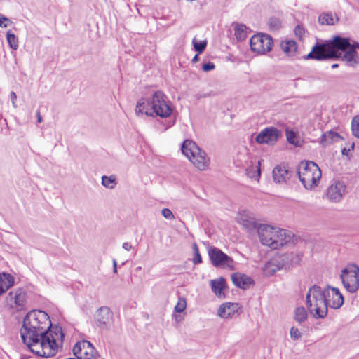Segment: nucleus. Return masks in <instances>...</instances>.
<instances>
[{"label": "nucleus", "mask_w": 359, "mask_h": 359, "mask_svg": "<svg viewBox=\"0 0 359 359\" xmlns=\"http://www.w3.org/2000/svg\"><path fill=\"white\" fill-rule=\"evenodd\" d=\"M351 129L353 134L359 138V116H355L351 121Z\"/></svg>", "instance_id": "nucleus-37"}, {"label": "nucleus", "mask_w": 359, "mask_h": 359, "mask_svg": "<svg viewBox=\"0 0 359 359\" xmlns=\"http://www.w3.org/2000/svg\"><path fill=\"white\" fill-rule=\"evenodd\" d=\"M36 114H37V122H39V123L42 122L43 119H42L41 116L40 115V112L38 111Z\"/></svg>", "instance_id": "nucleus-49"}, {"label": "nucleus", "mask_w": 359, "mask_h": 359, "mask_svg": "<svg viewBox=\"0 0 359 359\" xmlns=\"http://www.w3.org/2000/svg\"><path fill=\"white\" fill-rule=\"evenodd\" d=\"M231 280L236 287L243 290H247L250 285L255 284V281L251 277L238 272L231 275Z\"/></svg>", "instance_id": "nucleus-19"}, {"label": "nucleus", "mask_w": 359, "mask_h": 359, "mask_svg": "<svg viewBox=\"0 0 359 359\" xmlns=\"http://www.w3.org/2000/svg\"><path fill=\"white\" fill-rule=\"evenodd\" d=\"M6 39L9 46L13 50H17L18 48V39L16 36L11 32L8 31L6 32Z\"/></svg>", "instance_id": "nucleus-31"}, {"label": "nucleus", "mask_w": 359, "mask_h": 359, "mask_svg": "<svg viewBox=\"0 0 359 359\" xmlns=\"http://www.w3.org/2000/svg\"><path fill=\"white\" fill-rule=\"evenodd\" d=\"M10 97H11L13 104L15 106V101L17 98L15 93L13 91L11 92Z\"/></svg>", "instance_id": "nucleus-46"}, {"label": "nucleus", "mask_w": 359, "mask_h": 359, "mask_svg": "<svg viewBox=\"0 0 359 359\" xmlns=\"http://www.w3.org/2000/svg\"><path fill=\"white\" fill-rule=\"evenodd\" d=\"M187 306L186 299L183 297H180L178 299V302L175 306V311L176 313H182L183 312Z\"/></svg>", "instance_id": "nucleus-38"}, {"label": "nucleus", "mask_w": 359, "mask_h": 359, "mask_svg": "<svg viewBox=\"0 0 359 359\" xmlns=\"http://www.w3.org/2000/svg\"><path fill=\"white\" fill-rule=\"evenodd\" d=\"M1 280L0 285L3 286L4 291L6 292L14 284V278L12 275L7 273H0Z\"/></svg>", "instance_id": "nucleus-29"}, {"label": "nucleus", "mask_w": 359, "mask_h": 359, "mask_svg": "<svg viewBox=\"0 0 359 359\" xmlns=\"http://www.w3.org/2000/svg\"><path fill=\"white\" fill-rule=\"evenodd\" d=\"M176 320H180L179 318H177V316H176Z\"/></svg>", "instance_id": "nucleus-54"}, {"label": "nucleus", "mask_w": 359, "mask_h": 359, "mask_svg": "<svg viewBox=\"0 0 359 359\" xmlns=\"http://www.w3.org/2000/svg\"><path fill=\"white\" fill-rule=\"evenodd\" d=\"M305 33L304 27L302 25H297L294 28V34L295 35L302 39L304 34Z\"/></svg>", "instance_id": "nucleus-40"}, {"label": "nucleus", "mask_w": 359, "mask_h": 359, "mask_svg": "<svg viewBox=\"0 0 359 359\" xmlns=\"http://www.w3.org/2000/svg\"><path fill=\"white\" fill-rule=\"evenodd\" d=\"M212 290L218 297H224V290L226 286V279L223 277L210 281Z\"/></svg>", "instance_id": "nucleus-22"}, {"label": "nucleus", "mask_w": 359, "mask_h": 359, "mask_svg": "<svg viewBox=\"0 0 359 359\" xmlns=\"http://www.w3.org/2000/svg\"><path fill=\"white\" fill-rule=\"evenodd\" d=\"M273 44L272 37L266 34H257L250 40V48L253 52L264 54L272 49Z\"/></svg>", "instance_id": "nucleus-10"}, {"label": "nucleus", "mask_w": 359, "mask_h": 359, "mask_svg": "<svg viewBox=\"0 0 359 359\" xmlns=\"http://www.w3.org/2000/svg\"><path fill=\"white\" fill-rule=\"evenodd\" d=\"M161 215L168 219H172L175 218V216L172 211L168 208H163L161 210Z\"/></svg>", "instance_id": "nucleus-41"}, {"label": "nucleus", "mask_w": 359, "mask_h": 359, "mask_svg": "<svg viewBox=\"0 0 359 359\" xmlns=\"http://www.w3.org/2000/svg\"><path fill=\"white\" fill-rule=\"evenodd\" d=\"M338 67H339V64H337V63H334V64L332 65V66H331V67L332 69L337 68Z\"/></svg>", "instance_id": "nucleus-53"}, {"label": "nucleus", "mask_w": 359, "mask_h": 359, "mask_svg": "<svg viewBox=\"0 0 359 359\" xmlns=\"http://www.w3.org/2000/svg\"><path fill=\"white\" fill-rule=\"evenodd\" d=\"M271 31H277L281 27V21L276 17L270 18L268 22Z\"/></svg>", "instance_id": "nucleus-33"}, {"label": "nucleus", "mask_w": 359, "mask_h": 359, "mask_svg": "<svg viewBox=\"0 0 359 359\" xmlns=\"http://www.w3.org/2000/svg\"><path fill=\"white\" fill-rule=\"evenodd\" d=\"M113 272L114 273H117V262L115 259H113Z\"/></svg>", "instance_id": "nucleus-47"}, {"label": "nucleus", "mask_w": 359, "mask_h": 359, "mask_svg": "<svg viewBox=\"0 0 359 359\" xmlns=\"http://www.w3.org/2000/svg\"><path fill=\"white\" fill-rule=\"evenodd\" d=\"M297 175L306 189H312L318 184L322 172L318 165L311 161H302L297 166Z\"/></svg>", "instance_id": "nucleus-7"}, {"label": "nucleus", "mask_w": 359, "mask_h": 359, "mask_svg": "<svg viewBox=\"0 0 359 359\" xmlns=\"http://www.w3.org/2000/svg\"><path fill=\"white\" fill-rule=\"evenodd\" d=\"M175 124V121L172 122V123H169L168 124V126H166L165 129H168V128L171 127L172 126H173Z\"/></svg>", "instance_id": "nucleus-52"}, {"label": "nucleus", "mask_w": 359, "mask_h": 359, "mask_svg": "<svg viewBox=\"0 0 359 359\" xmlns=\"http://www.w3.org/2000/svg\"><path fill=\"white\" fill-rule=\"evenodd\" d=\"M338 20L337 16L331 12L323 13L318 17V22L322 25H334Z\"/></svg>", "instance_id": "nucleus-24"}, {"label": "nucleus", "mask_w": 359, "mask_h": 359, "mask_svg": "<svg viewBox=\"0 0 359 359\" xmlns=\"http://www.w3.org/2000/svg\"><path fill=\"white\" fill-rule=\"evenodd\" d=\"M287 140L290 144L298 146V141L297 140V133L293 130H286Z\"/></svg>", "instance_id": "nucleus-36"}, {"label": "nucleus", "mask_w": 359, "mask_h": 359, "mask_svg": "<svg viewBox=\"0 0 359 359\" xmlns=\"http://www.w3.org/2000/svg\"><path fill=\"white\" fill-rule=\"evenodd\" d=\"M116 184V182L115 176H114V175H111V176L103 175L102 177V186H104L107 188L113 189L115 187Z\"/></svg>", "instance_id": "nucleus-32"}, {"label": "nucleus", "mask_w": 359, "mask_h": 359, "mask_svg": "<svg viewBox=\"0 0 359 359\" xmlns=\"http://www.w3.org/2000/svg\"><path fill=\"white\" fill-rule=\"evenodd\" d=\"M122 247L127 251L130 250L133 248L132 245L128 242L123 243Z\"/></svg>", "instance_id": "nucleus-45"}, {"label": "nucleus", "mask_w": 359, "mask_h": 359, "mask_svg": "<svg viewBox=\"0 0 359 359\" xmlns=\"http://www.w3.org/2000/svg\"><path fill=\"white\" fill-rule=\"evenodd\" d=\"M172 112V109L167 96L161 91H156L151 99L142 97L136 104L135 113L139 115L146 114L148 116H156L161 118L169 117Z\"/></svg>", "instance_id": "nucleus-3"}, {"label": "nucleus", "mask_w": 359, "mask_h": 359, "mask_svg": "<svg viewBox=\"0 0 359 359\" xmlns=\"http://www.w3.org/2000/svg\"><path fill=\"white\" fill-rule=\"evenodd\" d=\"M241 306L238 303L225 302L218 309V316L223 318H232L238 313Z\"/></svg>", "instance_id": "nucleus-20"}, {"label": "nucleus", "mask_w": 359, "mask_h": 359, "mask_svg": "<svg viewBox=\"0 0 359 359\" xmlns=\"http://www.w3.org/2000/svg\"><path fill=\"white\" fill-rule=\"evenodd\" d=\"M301 257L299 254L287 252L277 254L273 258L278 262V266L281 269L287 270L290 267L298 265L301 261Z\"/></svg>", "instance_id": "nucleus-15"}, {"label": "nucleus", "mask_w": 359, "mask_h": 359, "mask_svg": "<svg viewBox=\"0 0 359 359\" xmlns=\"http://www.w3.org/2000/svg\"><path fill=\"white\" fill-rule=\"evenodd\" d=\"M94 320L100 329L109 330L114 323V313L109 307L101 306L96 310Z\"/></svg>", "instance_id": "nucleus-12"}, {"label": "nucleus", "mask_w": 359, "mask_h": 359, "mask_svg": "<svg viewBox=\"0 0 359 359\" xmlns=\"http://www.w3.org/2000/svg\"><path fill=\"white\" fill-rule=\"evenodd\" d=\"M49 320V316L41 310H32L24 317L20 336L23 344L31 352L35 350L39 341L47 333Z\"/></svg>", "instance_id": "nucleus-2"}, {"label": "nucleus", "mask_w": 359, "mask_h": 359, "mask_svg": "<svg viewBox=\"0 0 359 359\" xmlns=\"http://www.w3.org/2000/svg\"><path fill=\"white\" fill-rule=\"evenodd\" d=\"M257 177H259L261 175V170L259 168H257Z\"/></svg>", "instance_id": "nucleus-51"}, {"label": "nucleus", "mask_w": 359, "mask_h": 359, "mask_svg": "<svg viewBox=\"0 0 359 359\" xmlns=\"http://www.w3.org/2000/svg\"><path fill=\"white\" fill-rule=\"evenodd\" d=\"M48 331L44 337L39 341L35 350L32 353L37 356L50 358L56 355L58 350L57 340L63 341L65 334L62 327L57 325H53L50 320L47 327Z\"/></svg>", "instance_id": "nucleus-4"}, {"label": "nucleus", "mask_w": 359, "mask_h": 359, "mask_svg": "<svg viewBox=\"0 0 359 359\" xmlns=\"http://www.w3.org/2000/svg\"><path fill=\"white\" fill-rule=\"evenodd\" d=\"M215 68V65L212 62H208L203 65L202 69L204 72H209L213 70Z\"/></svg>", "instance_id": "nucleus-42"}, {"label": "nucleus", "mask_w": 359, "mask_h": 359, "mask_svg": "<svg viewBox=\"0 0 359 359\" xmlns=\"http://www.w3.org/2000/svg\"><path fill=\"white\" fill-rule=\"evenodd\" d=\"M280 131L275 127H269L262 130L256 137L255 140L259 144H273L280 137Z\"/></svg>", "instance_id": "nucleus-16"}, {"label": "nucleus", "mask_w": 359, "mask_h": 359, "mask_svg": "<svg viewBox=\"0 0 359 359\" xmlns=\"http://www.w3.org/2000/svg\"><path fill=\"white\" fill-rule=\"evenodd\" d=\"M241 224L248 231H251L256 230L257 233L258 232V227L261 224L257 223L256 222L255 219L252 218V217L241 218Z\"/></svg>", "instance_id": "nucleus-28"}, {"label": "nucleus", "mask_w": 359, "mask_h": 359, "mask_svg": "<svg viewBox=\"0 0 359 359\" xmlns=\"http://www.w3.org/2000/svg\"><path fill=\"white\" fill-rule=\"evenodd\" d=\"M234 25V35L238 41L245 40L247 37V27L245 25L235 22Z\"/></svg>", "instance_id": "nucleus-27"}, {"label": "nucleus", "mask_w": 359, "mask_h": 359, "mask_svg": "<svg viewBox=\"0 0 359 359\" xmlns=\"http://www.w3.org/2000/svg\"><path fill=\"white\" fill-rule=\"evenodd\" d=\"M308 313L303 306L297 307L294 311V320L302 324L307 320Z\"/></svg>", "instance_id": "nucleus-30"}, {"label": "nucleus", "mask_w": 359, "mask_h": 359, "mask_svg": "<svg viewBox=\"0 0 359 359\" xmlns=\"http://www.w3.org/2000/svg\"><path fill=\"white\" fill-rule=\"evenodd\" d=\"M198 60H199L198 55V54H196V55H194V57H193V59H192V62H196L197 61H198Z\"/></svg>", "instance_id": "nucleus-50"}, {"label": "nucleus", "mask_w": 359, "mask_h": 359, "mask_svg": "<svg viewBox=\"0 0 359 359\" xmlns=\"http://www.w3.org/2000/svg\"><path fill=\"white\" fill-rule=\"evenodd\" d=\"M257 234L262 245L274 250L289 243L294 236L287 230L263 224L258 227Z\"/></svg>", "instance_id": "nucleus-5"}, {"label": "nucleus", "mask_w": 359, "mask_h": 359, "mask_svg": "<svg viewBox=\"0 0 359 359\" xmlns=\"http://www.w3.org/2000/svg\"><path fill=\"white\" fill-rule=\"evenodd\" d=\"M182 154L200 170H204L208 165L209 159L206 153L194 141L186 140L182 143Z\"/></svg>", "instance_id": "nucleus-8"}, {"label": "nucleus", "mask_w": 359, "mask_h": 359, "mask_svg": "<svg viewBox=\"0 0 359 359\" xmlns=\"http://www.w3.org/2000/svg\"><path fill=\"white\" fill-rule=\"evenodd\" d=\"M356 50H359L358 42H351L348 37L337 35L329 40L317 39L311 50L304 56V59L323 61L341 58L348 66L355 67L359 64V55Z\"/></svg>", "instance_id": "nucleus-1"}, {"label": "nucleus", "mask_w": 359, "mask_h": 359, "mask_svg": "<svg viewBox=\"0 0 359 359\" xmlns=\"http://www.w3.org/2000/svg\"><path fill=\"white\" fill-rule=\"evenodd\" d=\"M273 179L276 183L286 182L292 177V172L285 165H277L273 170Z\"/></svg>", "instance_id": "nucleus-18"}, {"label": "nucleus", "mask_w": 359, "mask_h": 359, "mask_svg": "<svg viewBox=\"0 0 359 359\" xmlns=\"http://www.w3.org/2000/svg\"><path fill=\"white\" fill-rule=\"evenodd\" d=\"M5 22H10L9 19L4 15L0 14V27H6L8 25Z\"/></svg>", "instance_id": "nucleus-43"}, {"label": "nucleus", "mask_w": 359, "mask_h": 359, "mask_svg": "<svg viewBox=\"0 0 359 359\" xmlns=\"http://www.w3.org/2000/svg\"><path fill=\"white\" fill-rule=\"evenodd\" d=\"M208 255L212 264L215 267H224L226 266L229 269L233 270L234 269V261L228 255L224 253L222 250L211 246L209 247Z\"/></svg>", "instance_id": "nucleus-11"}, {"label": "nucleus", "mask_w": 359, "mask_h": 359, "mask_svg": "<svg viewBox=\"0 0 359 359\" xmlns=\"http://www.w3.org/2000/svg\"><path fill=\"white\" fill-rule=\"evenodd\" d=\"M192 43L195 51H196L198 54L202 53L207 46L206 41H201L198 42L196 40L195 38L193 39Z\"/></svg>", "instance_id": "nucleus-34"}, {"label": "nucleus", "mask_w": 359, "mask_h": 359, "mask_svg": "<svg viewBox=\"0 0 359 359\" xmlns=\"http://www.w3.org/2000/svg\"><path fill=\"white\" fill-rule=\"evenodd\" d=\"M304 80V79L302 78H297L296 79H294V86L295 88H297L298 86V81H303Z\"/></svg>", "instance_id": "nucleus-48"}, {"label": "nucleus", "mask_w": 359, "mask_h": 359, "mask_svg": "<svg viewBox=\"0 0 359 359\" xmlns=\"http://www.w3.org/2000/svg\"><path fill=\"white\" fill-rule=\"evenodd\" d=\"M306 306L310 313L316 318H324L327 314L325 288H322L313 285L309 289L306 294Z\"/></svg>", "instance_id": "nucleus-6"}, {"label": "nucleus", "mask_w": 359, "mask_h": 359, "mask_svg": "<svg viewBox=\"0 0 359 359\" xmlns=\"http://www.w3.org/2000/svg\"><path fill=\"white\" fill-rule=\"evenodd\" d=\"M341 138V137L338 133L330 130L322 135L320 142L324 147H325L334 142H337Z\"/></svg>", "instance_id": "nucleus-26"}, {"label": "nucleus", "mask_w": 359, "mask_h": 359, "mask_svg": "<svg viewBox=\"0 0 359 359\" xmlns=\"http://www.w3.org/2000/svg\"><path fill=\"white\" fill-rule=\"evenodd\" d=\"M290 335L292 340H298L302 337V334L296 327H292L290 330Z\"/></svg>", "instance_id": "nucleus-39"}, {"label": "nucleus", "mask_w": 359, "mask_h": 359, "mask_svg": "<svg viewBox=\"0 0 359 359\" xmlns=\"http://www.w3.org/2000/svg\"><path fill=\"white\" fill-rule=\"evenodd\" d=\"M325 299L327 308L337 309L341 307L344 303V297L337 287L329 285L325 288Z\"/></svg>", "instance_id": "nucleus-14"}, {"label": "nucleus", "mask_w": 359, "mask_h": 359, "mask_svg": "<svg viewBox=\"0 0 359 359\" xmlns=\"http://www.w3.org/2000/svg\"><path fill=\"white\" fill-rule=\"evenodd\" d=\"M340 278L344 287L350 293H355L359 290V266L351 264L341 270Z\"/></svg>", "instance_id": "nucleus-9"}, {"label": "nucleus", "mask_w": 359, "mask_h": 359, "mask_svg": "<svg viewBox=\"0 0 359 359\" xmlns=\"http://www.w3.org/2000/svg\"><path fill=\"white\" fill-rule=\"evenodd\" d=\"M281 270L278 266V262L276 259L272 257L270 260L266 262L263 267V273L266 276H273L276 271Z\"/></svg>", "instance_id": "nucleus-23"}, {"label": "nucleus", "mask_w": 359, "mask_h": 359, "mask_svg": "<svg viewBox=\"0 0 359 359\" xmlns=\"http://www.w3.org/2000/svg\"><path fill=\"white\" fill-rule=\"evenodd\" d=\"M25 292L22 288H18L15 291H11L6 297V302L8 304L13 307V304L16 308H21L25 305Z\"/></svg>", "instance_id": "nucleus-17"}, {"label": "nucleus", "mask_w": 359, "mask_h": 359, "mask_svg": "<svg viewBox=\"0 0 359 359\" xmlns=\"http://www.w3.org/2000/svg\"><path fill=\"white\" fill-rule=\"evenodd\" d=\"M280 48L288 56H293L297 51V45L294 40H286L280 43Z\"/></svg>", "instance_id": "nucleus-25"}, {"label": "nucleus", "mask_w": 359, "mask_h": 359, "mask_svg": "<svg viewBox=\"0 0 359 359\" xmlns=\"http://www.w3.org/2000/svg\"><path fill=\"white\" fill-rule=\"evenodd\" d=\"M193 252H194V258L193 262L194 264H201L202 261V257L199 252V250L198 245L196 243L193 244Z\"/></svg>", "instance_id": "nucleus-35"}, {"label": "nucleus", "mask_w": 359, "mask_h": 359, "mask_svg": "<svg viewBox=\"0 0 359 359\" xmlns=\"http://www.w3.org/2000/svg\"><path fill=\"white\" fill-rule=\"evenodd\" d=\"M345 187L341 182H337L335 185L329 187L327 191V198L334 202H338L342 198L344 194Z\"/></svg>", "instance_id": "nucleus-21"}, {"label": "nucleus", "mask_w": 359, "mask_h": 359, "mask_svg": "<svg viewBox=\"0 0 359 359\" xmlns=\"http://www.w3.org/2000/svg\"><path fill=\"white\" fill-rule=\"evenodd\" d=\"M72 351L76 359H96L98 355L93 344L86 340L76 342Z\"/></svg>", "instance_id": "nucleus-13"}, {"label": "nucleus", "mask_w": 359, "mask_h": 359, "mask_svg": "<svg viewBox=\"0 0 359 359\" xmlns=\"http://www.w3.org/2000/svg\"><path fill=\"white\" fill-rule=\"evenodd\" d=\"M353 148H354V144H352V145L351 147V149H346V148L342 149V150H341L342 155L343 156H348V153L351 151V149H353Z\"/></svg>", "instance_id": "nucleus-44"}]
</instances>
